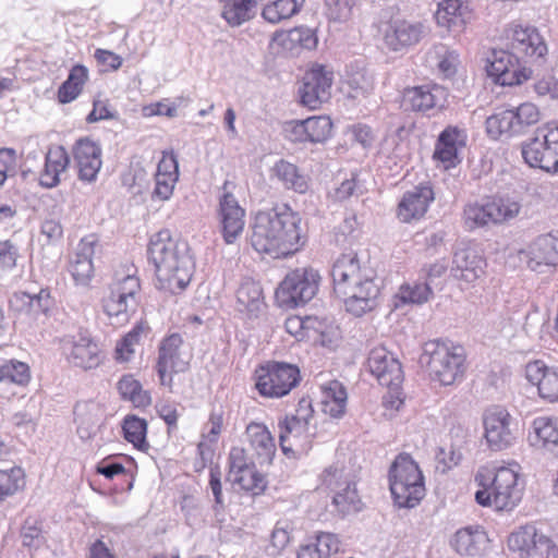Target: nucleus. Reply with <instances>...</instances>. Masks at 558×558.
I'll return each instance as SVG.
<instances>
[{
    "mask_svg": "<svg viewBox=\"0 0 558 558\" xmlns=\"http://www.w3.org/2000/svg\"><path fill=\"white\" fill-rule=\"evenodd\" d=\"M300 223L299 214L286 204L258 211L252 227V246L275 258L287 257L298 252L304 243Z\"/></svg>",
    "mask_w": 558,
    "mask_h": 558,
    "instance_id": "1",
    "label": "nucleus"
},
{
    "mask_svg": "<svg viewBox=\"0 0 558 558\" xmlns=\"http://www.w3.org/2000/svg\"><path fill=\"white\" fill-rule=\"evenodd\" d=\"M333 292L343 300L348 312L362 316L376 306L379 287L373 269L361 266L355 253L339 256L332 265Z\"/></svg>",
    "mask_w": 558,
    "mask_h": 558,
    "instance_id": "2",
    "label": "nucleus"
},
{
    "mask_svg": "<svg viewBox=\"0 0 558 558\" xmlns=\"http://www.w3.org/2000/svg\"><path fill=\"white\" fill-rule=\"evenodd\" d=\"M148 256L155 266L159 289L175 294L189 286L194 269L189 246L172 239L169 230L159 231L151 238Z\"/></svg>",
    "mask_w": 558,
    "mask_h": 558,
    "instance_id": "3",
    "label": "nucleus"
},
{
    "mask_svg": "<svg viewBox=\"0 0 558 558\" xmlns=\"http://www.w3.org/2000/svg\"><path fill=\"white\" fill-rule=\"evenodd\" d=\"M421 362L433 379L450 386L461 380L466 371V353L462 345L451 341L429 340L424 343Z\"/></svg>",
    "mask_w": 558,
    "mask_h": 558,
    "instance_id": "4",
    "label": "nucleus"
},
{
    "mask_svg": "<svg viewBox=\"0 0 558 558\" xmlns=\"http://www.w3.org/2000/svg\"><path fill=\"white\" fill-rule=\"evenodd\" d=\"M518 470L501 466L494 475L487 469L477 472L475 481L483 489L476 492L475 500L482 506H494L497 510H511L521 499L522 487L518 483Z\"/></svg>",
    "mask_w": 558,
    "mask_h": 558,
    "instance_id": "5",
    "label": "nucleus"
},
{
    "mask_svg": "<svg viewBox=\"0 0 558 558\" xmlns=\"http://www.w3.org/2000/svg\"><path fill=\"white\" fill-rule=\"evenodd\" d=\"M390 492L400 508H413L424 497L423 475L408 454L396 458L389 472Z\"/></svg>",
    "mask_w": 558,
    "mask_h": 558,
    "instance_id": "6",
    "label": "nucleus"
},
{
    "mask_svg": "<svg viewBox=\"0 0 558 558\" xmlns=\"http://www.w3.org/2000/svg\"><path fill=\"white\" fill-rule=\"evenodd\" d=\"M320 279L318 270L310 266L289 271L275 292L278 305L288 310L305 305L317 294Z\"/></svg>",
    "mask_w": 558,
    "mask_h": 558,
    "instance_id": "7",
    "label": "nucleus"
},
{
    "mask_svg": "<svg viewBox=\"0 0 558 558\" xmlns=\"http://www.w3.org/2000/svg\"><path fill=\"white\" fill-rule=\"evenodd\" d=\"M140 280L134 275L117 277L110 284L109 294L102 300V308L112 324L123 325L137 307Z\"/></svg>",
    "mask_w": 558,
    "mask_h": 558,
    "instance_id": "8",
    "label": "nucleus"
},
{
    "mask_svg": "<svg viewBox=\"0 0 558 558\" xmlns=\"http://www.w3.org/2000/svg\"><path fill=\"white\" fill-rule=\"evenodd\" d=\"M522 157L532 168L558 172V125L538 128L534 136L522 144Z\"/></svg>",
    "mask_w": 558,
    "mask_h": 558,
    "instance_id": "9",
    "label": "nucleus"
},
{
    "mask_svg": "<svg viewBox=\"0 0 558 558\" xmlns=\"http://www.w3.org/2000/svg\"><path fill=\"white\" fill-rule=\"evenodd\" d=\"M300 383L298 366L283 362H269L256 371V388L264 397L281 398Z\"/></svg>",
    "mask_w": 558,
    "mask_h": 558,
    "instance_id": "10",
    "label": "nucleus"
},
{
    "mask_svg": "<svg viewBox=\"0 0 558 558\" xmlns=\"http://www.w3.org/2000/svg\"><path fill=\"white\" fill-rule=\"evenodd\" d=\"M333 72L322 64L305 72L299 87L300 102L312 110L319 109L331 97Z\"/></svg>",
    "mask_w": 558,
    "mask_h": 558,
    "instance_id": "11",
    "label": "nucleus"
},
{
    "mask_svg": "<svg viewBox=\"0 0 558 558\" xmlns=\"http://www.w3.org/2000/svg\"><path fill=\"white\" fill-rule=\"evenodd\" d=\"M508 547L519 551L522 558H558V547L546 535L538 534L535 526L524 525L508 537Z\"/></svg>",
    "mask_w": 558,
    "mask_h": 558,
    "instance_id": "12",
    "label": "nucleus"
},
{
    "mask_svg": "<svg viewBox=\"0 0 558 558\" xmlns=\"http://www.w3.org/2000/svg\"><path fill=\"white\" fill-rule=\"evenodd\" d=\"M231 182L226 181L219 196L218 217L222 236L228 244H232L242 234L245 226V210L233 195Z\"/></svg>",
    "mask_w": 558,
    "mask_h": 558,
    "instance_id": "13",
    "label": "nucleus"
},
{
    "mask_svg": "<svg viewBox=\"0 0 558 558\" xmlns=\"http://www.w3.org/2000/svg\"><path fill=\"white\" fill-rule=\"evenodd\" d=\"M484 437L494 451L509 448L515 440L511 428V415L501 407L487 409L483 414Z\"/></svg>",
    "mask_w": 558,
    "mask_h": 558,
    "instance_id": "14",
    "label": "nucleus"
},
{
    "mask_svg": "<svg viewBox=\"0 0 558 558\" xmlns=\"http://www.w3.org/2000/svg\"><path fill=\"white\" fill-rule=\"evenodd\" d=\"M488 76L500 85H520L532 76V70L520 68L518 57L509 51L494 50L486 66Z\"/></svg>",
    "mask_w": 558,
    "mask_h": 558,
    "instance_id": "15",
    "label": "nucleus"
},
{
    "mask_svg": "<svg viewBox=\"0 0 558 558\" xmlns=\"http://www.w3.org/2000/svg\"><path fill=\"white\" fill-rule=\"evenodd\" d=\"M367 365L381 386L397 391L403 381L400 362L387 349L378 347L369 352Z\"/></svg>",
    "mask_w": 558,
    "mask_h": 558,
    "instance_id": "16",
    "label": "nucleus"
},
{
    "mask_svg": "<svg viewBox=\"0 0 558 558\" xmlns=\"http://www.w3.org/2000/svg\"><path fill=\"white\" fill-rule=\"evenodd\" d=\"M435 194L429 183H421L403 194L398 205V217L402 222H410L422 218Z\"/></svg>",
    "mask_w": 558,
    "mask_h": 558,
    "instance_id": "17",
    "label": "nucleus"
},
{
    "mask_svg": "<svg viewBox=\"0 0 558 558\" xmlns=\"http://www.w3.org/2000/svg\"><path fill=\"white\" fill-rule=\"evenodd\" d=\"M78 179L85 182H94L101 168V148L89 138H81L73 148Z\"/></svg>",
    "mask_w": 558,
    "mask_h": 558,
    "instance_id": "18",
    "label": "nucleus"
},
{
    "mask_svg": "<svg viewBox=\"0 0 558 558\" xmlns=\"http://www.w3.org/2000/svg\"><path fill=\"white\" fill-rule=\"evenodd\" d=\"M182 338L178 333H173L166 338L159 348V356L157 362V372L161 385L171 384V377L166 380L168 373H180L187 368L189 362L183 360L180 354Z\"/></svg>",
    "mask_w": 558,
    "mask_h": 558,
    "instance_id": "19",
    "label": "nucleus"
},
{
    "mask_svg": "<svg viewBox=\"0 0 558 558\" xmlns=\"http://www.w3.org/2000/svg\"><path fill=\"white\" fill-rule=\"evenodd\" d=\"M525 377L537 386L538 395L549 402L558 401V368L548 367L544 362L536 360L525 366Z\"/></svg>",
    "mask_w": 558,
    "mask_h": 558,
    "instance_id": "20",
    "label": "nucleus"
},
{
    "mask_svg": "<svg viewBox=\"0 0 558 558\" xmlns=\"http://www.w3.org/2000/svg\"><path fill=\"white\" fill-rule=\"evenodd\" d=\"M512 49L529 61H542L547 54V45L534 27L517 26L512 31Z\"/></svg>",
    "mask_w": 558,
    "mask_h": 558,
    "instance_id": "21",
    "label": "nucleus"
},
{
    "mask_svg": "<svg viewBox=\"0 0 558 558\" xmlns=\"http://www.w3.org/2000/svg\"><path fill=\"white\" fill-rule=\"evenodd\" d=\"M426 34L421 22L407 20H393L385 33L387 45L393 50L417 44Z\"/></svg>",
    "mask_w": 558,
    "mask_h": 558,
    "instance_id": "22",
    "label": "nucleus"
},
{
    "mask_svg": "<svg viewBox=\"0 0 558 558\" xmlns=\"http://www.w3.org/2000/svg\"><path fill=\"white\" fill-rule=\"evenodd\" d=\"M95 245L96 240L93 236L82 239L70 262V272L77 284L85 286L93 277Z\"/></svg>",
    "mask_w": 558,
    "mask_h": 558,
    "instance_id": "23",
    "label": "nucleus"
},
{
    "mask_svg": "<svg viewBox=\"0 0 558 558\" xmlns=\"http://www.w3.org/2000/svg\"><path fill=\"white\" fill-rule=\"evenodd\" d=\"M435 17L439 26L460 33L472 19V12L460 0H444L438 3Z\"/></svg>",
    "mask_w": 558,
    "mask_h": 558,
    "instance_id": "24",
    "label": "nucleus"
},
{
    "mask_svg": "<svg viewBox=\"0 0 558 558\" xmlns=\"http://www.w3.org/2000/svg\"><path fill=\"white\" fill-rule=\"evenodd\" d=\"M274 41L281 46L283 50L292 54H298L304 49H315L318 44V38L315 29L299 26L287 32H276Z\"/></svg>",
    "mask_w": 558,
    "mask_h": 558,
    "instance_id": "25",
    "label": "nucleus"
},
{
    "mask_svg": "<svg viewBox=\"0 0 558 558\" xmlns=\"http://www.w3.org/2000/svg\"><path fill=\"white\" fill-rule=\"evenodd\" d=\"M484 259L472 248L458 250L452 259V275L458 280L473 282L484 272Z\"/></svg>",
    "mask_w": 558,
    "mask_h": 558,
    "instance_id": "26",
    "label": "nucleus"
},
{
    "mask_svg": "<svg viewBox=\"0 0 558 558\" xmlns=\"http://www.w3.org/2000/svg\"><path fill=\"white\" fill-rule=\"evenodd\" d=\"M251 448L255 451L259 464H270L276 453L275 440L266 426L251 423L246 427Z\"/></svg>",
    "mask_w": 558,
    "mask_h": 558,
    "instance_id": "27",
    "label": "nucleus"
},
{
    "mask_svg": "<svg viewBox=\"0 0 558 558\" xmlns=\"http://www.w3.org/2000/svg\"><path fill=\"white\" fill-rule=\"evenodd\" d=\"M444 94V89L437 85H422L405 89L403 99L413 111L425 112L438 106Z\"/></svg>",
    "mask_w": 558,
    "mask_h": 558,
    "instance_id": "28",
    "label": "nucleus"
},
{
    "mask_svg": "<svg viewBox=\"0 0 558 558\" xmlns=\"http://www.w3.org/2000/svg\"><path fill=\"white\" fill-rule=\"evenodd\" d=\"M69 359L74 366L83 369L95 368L102 361L98 344L88 337L74 341Z\"/></svg>",
    "mask_w": 558,
    "mask_h": 558,
    "instance_id": "29",
    "label": "nucleus"
},
{
    "mask_svg": "<svg viewBox=\"0 0 558 558\" xmlns=\"http://www.w3.org/2000/svg\"><path fill=\"white\" fill-rule=\"evenodd\" d=\"M70 163L66 150L62 146L50 148L46 154L45 168L40 174V184L45 187H53L59 184V175L65 171Z\"/></svg>",
    "mask_w": 558,
    "mask_h": 558,
    "instance_id": "30",
    "label": "nucleus"
},
{
    "mask_svg": "<svg viewBox=\"0 0 558 558\" xmlns=\"http://www.w3.org/2000/svg\"><path fill=\"white\" fill-rule=\"evenodd\" d=\"M236 300L239 311L247 313L251 317L257 316L265 307L260 286L250 278L241 282L236 292Z\"/></svg>",
    "mask_w": 558,
    "mask_h": 558,
    "instance_id": "31",
    "label": "nucleus"
},
{
    "mask_svg": "<svg viewBox=\"0 0 558 558\" xmlns=\"http://www.w3.org/2000/svg\"><path fill=\"white\" fill-rule=\"evenodd\" d=\"M272 174L287 190H292L300 194L308 190L307 177L294 163L284 159H280L275 163Z\"/></svg>",
    "mask_w": 558,
    "mask_h": 558,
    "instance_id": "32",
    "label": "nucleus"
},
{
    "mask_svg": "<svg viewBox=\"0 0 558 558\" xmlns=\"http://www.w3.org/2000/svg\"><path fill=\"white\" fill-rule=\"evenodd\" d=\"M452 545L460 555L478 556L487 548L488 537L484 531L464 529L454 534Z\"/></svg>",
    "mask_w": 558,
    "mask_h": 558,
    "instance_id": "33",
    "label": "nucleus"
},
{
    "mask_svg": "<svg viewBox=\"0 0 558 558\" xmlns=\"http://www.w3.org/2000/svg\"><path fill=\"white\" fill-rule=\"evenodd\" d=\"M322 404L323 411L331 417H341L345 412L347 391L341 383L331 380L322 387Z\"/></svg>",
    "mask_w": 558,
    "mask_h": 558,
    "instance_id": "34",
    "label": "nucleus"
},
{
    "mask_svg": "<svg viewBox=\"0 0 558 558\" xmlns=\"http://www.w3.org/2000/svg\"><path fill=\"white\" fill-rule=\"evenodd\" d=\"M260 0H219L221 16L230 26H240L254 16L255 8Z\"/></svg>",
    "mask_w": 558,
    "mask_h": 558,
    "instance_id": "35",
    "label": "nucleus"
},
{
    "mask_svg": "<svg viewBox=\"0 0 558 558\" xmlns=\"http://www.w3.org/2000/svg\"><path fill=\"white\" fill-rule=\"evenodd\" d=\"M533 428L543 448L558 456V420L547 416L537 417L533 422Z\"/></svg>",
    "mask_w": 558,
    "mask_h": 558,
    "instance_id": "36",
    "label": "nucleus"
},
{
    "mask_svg": "<svg viewBox=\"0 0 558 558\" xmlns=\"http://www.w3.org/2000/svg\"><path fill=\"white\" fill-rule=\"evenodd\" d=\"M305 0H275L263 9V17L272 24L280 23L299 13Z\"/></svg>",
    "mask_w": 558,
    "mask_h": 558,
    "instance_id": "37",
    "label": "nucleus"
},
{
    "mask_svg": "<svg viewBox=\"0 0 558 558\" xmlns=\"http://www.w3.org/2000/svg\"><path fill=\"white\" fill-rule=\"evenodd\" d=\"M87 80V69L83 65H75L70 71L68 80L62 83L58 90V99L61 104L74 100L82 92Z\"/></svg>",
    "mask_w": 558,
    "mask_h": 558,
    "instance_id": "38",
    "label": "nucleus"
},
{
    "mask_svg": "<svg viewBox=\"0 0 558 558\" xmlns=\"http://www.w3.org/2000/svg\"><path fill=\"white\" fill-rule=\"evenodd\" d=\"M513 119L514 114L512 113V109L492 114L486 119L487 134L494 140H498L504 134L509 136L515 135L517 131Z\"/></svg>",
    "mask_w": 558,
    "mask_h": 558,
    "instance_id": "39",
    "label": "nucleus"
},
{
    "mask_svg": "<svg viewBox=\"0 0 558 558\" xmlns=\"http://www.w3.org/2000/svg\"><path fill=\"white\" fill-rule=\"evenodd\" d=\"M323 484L336 494L352 487H356L353 477L342 465L333 464L327 468L322 475Z\"/></svg>",
    "mask_w": 558,
    "mask_h": 558,
    "instance_id": "40",
    "label": "nucleus"
},
{
    "mask_svg": "<svg viewBox=\"0 0 558 558\" xmlns=\"http://www.w3.org/2000/svg\"><path fill=\"white\" fill-rule=\"evenodd\" d=\"M310 423L294 415L287 416L279 423V442L284 453L291 450V448L286 446V441L290 438L299 439L302 436L308 435Z\"/></svg>",
    "mask_w": 558,
    "mask_h": 558,
    "instance_id": "41",
    "label": "nucleus"
},
{
    "mask_svg": "<svg viewBox=\"0 0 558 558\" xmlns=\"http://www.w3.org/2000/svg\"><path fill=\"white\" fill-rule=\"evenodd\" d=\"M229 481L253 495H259L266 486L263 475L255 470L254 464L242 469L236 474L229 475Z\"/></svg>",
    "mask_w": 558,
    "mask_h": 558,
    "instance_id": "42",
    "label": "nucleus"
},
{
    "mask_svg": "<svg viewBox=\"0 0 558 558\" xmlns=\"http://www.w3.org/2000/svg\"><path fill=\"white\" fill-rule=\"evenodd\" d=\"M124 438L132 442L134 447L140 450L146 451L148 444L146 441L147 423L145 420L135 415H128L123 421Z\"/></svg>",
    "mask_w": 558,
    "mask_h": 558,
    "instance_id": "43",
    "label": "nucleus"
},
{
    "mask_svg": "<svg viewBox=\"0 0 558 558\" xmlns=\"http://www.w3.org/2000/svg\"><path fill=\"white\" fill-rule=\"evenodd\" d=\"M433 290L428 283L402 284L396 295V306L400 304H423L429 300Z\"/></svg>",
    "mask_w": 558,
    "mask_h": 558,
    "instance_id": "44",
    "label": "nucleus"
},
{
    "mask_svg": "<svg viewBox=\"0 0 558 558\" xmlns=\"http://www.w3.org/2000/svg\"><path fill=\"white\" fill-rule=\"evenodd\" d=\"M118 390L123 399L130 400L135 407H145L150 403L147 391H144L141 384L132 376H123L118 383Z\"/></svg>",
    "mask_w": 558,
    "mask_h": 558,
    "instance_id": "45",
    "label": "nucleus"
},
{
    "mask_svg": "<svg viewBox=\"0 0 558 558\" xmlns=\"http://www.w3.org/2000/svg\"><path fill=\"white\" fill-rule=\"evenodd\" d=\"M488 215H490L492 222L501 223L513 219L520 213V204L515 201L498 198L487 202Z\"/></svg>",
    "mask_w": 558,
    "mask_h": 558,
    "instance_id": "46",
    "label": "nucleus"
},
{
    "mask_svg": "<svg viewBox=\"0 0 558 558\" xmlns=\"http://www.w3.org/2000/svg\"><path fill=\"white\" fill-rule=\"evenodd\" d=\"M25 486L24 471L14 466L9 471L0 470V500L14 495Z\"/></svg>",
    "mask_w": 558,
    "mask_h": 558,
    "instance_id": "47",
    "label": "nucleus"
},
{
    "mask_svg": "<svg viewBox=\"0 0 558 558\" xmlns=\"http://www.w3.org/2000/svg\"><path fill=\"white\" fill-rule=\"evenodd\" d=\"M305 120L308 142L323 143L331 134L332 122L327 116L310 117Z\"/></svg>",
    "mask_w": 558,
    "mask_h": 558,
    "instance_id": "48",
    "label": "nucleus"
},
{
    "mask_svg": "<svg viewBox=\"0 0 558 558\" xmlns=\"http://www.w3.org/2000/svg\"><path fill=\"white\" fill-rule=\"evenodd\" d=\"M332 505L341 515L357 512L362 509V501L356 487L332 494Z\"/></svg>",
    "mask_w": 558,
    "mask_h": 558,
    "instance_id": "49",
    "label": "nucleus"
},
{
    "mask_svg": "<svg viewBox=\"0 0 558 558\" xmlns=\"http://www.w3.org/2000/svg\"><path fill=\"white\" fill-rule=\"evenodd\" d=\"M49 294L41 290L38 294H29L26 292H15L10 300L11 307L16 311L17 304L19 310L27 307L29 311H43L46 312L48 308Z\"/></svg>",
    "mask_w": 558,
    "mask_h": 558,
    "instance_id": "50",
    "label": "nucleus"
},
{
    "mask_svg": "<svg viewBox=\"0 0 558 558\" xmlns=\"http://www.w3.org/2000/svg\"><path fill=\"white\" fill-rule=\"evenodd\" d=\"M517 134L523 133L529 126L536 124L541 119L538 108L531 102H524L512 109Z\"/></svg>",
    "mask_w": 558,
    "mask_h": 558,
    "instance_id": "51",
    "label": "nucleus"
},
{
    "mask_svg": "<svg viewBox=\"0 0 558 558\" xmlns=\"http://www.w3.org/2000/svg\"><path fill=\"white\" fill-rule=\"evenodd\" d=\"M488 204H470L464 208V222L469 229L483 227L492 222L490 215H488Z\"/></svg>",
    "mask_w": 558,
    "mask_h": 558,
    "instance_id": "52",
    "label": "nucleus"
},
{
    "mask_svg": "<svg viewBox=\"0 0 558 558\" xmlns=\"http://www.w3.org/2000/svg\"><path fill=\"white\" fill-rule=\"evenodd\" d=\"M3 379L19 385H25L31 379L29 367L20 361L3 360Z\"/></svg>",
    "mask_w": 558,
    "mask_h": 558,
    "instance_id": "53",
    "label": "nucleus"
},
{
    "mask_svg": "<svg viewBox=\"0 0 558 558\" xmlns=\"http://www.w3.org/2000/svg\"><path fill=\"white\" fill-rule=\"evenodd\" d=\"M144 331L142 325L135 326L117 345L116 354L117 359L126 362L130 360L134 352V344L138 342L141 333Z\"/></svg>",
    "mask_w": 558,
    "mask_h": 558,
    "instance_id": "54",
    "label": "nucleus"
},
{
    "mask_svg": "<svg viewBox=\"0 0 558 558\" xmlns=\"http://www.w3.org/2000/svg\"><path fill=\"white\" fill-rule=\"evenodd\" d=\"M315 545L324 558H330V556L339 553L341 543L336 534L322 532L316 536Z\"/></svg>",
    "mask_w": 558,
    "mask_h": 558,
    "instance_id": "55",
    "label": "nucleus"
},
{
    "mask_svg": "<svg viewBox=\"0 0 558 558\" xmlns=\"http://www.w3.org/2000/svg\"><path fill=\"white\" fill-rule=\"evenodd\" d=\"M21 536L24 546H38L43 538L41 527L36 520L27 519L22 526Z\"/></svg>",
    "mask_w": 558,
    "mask_h": 558,
    "instance_id": "56",
    "label": "nucleus"
},
{
    "mask_svg": "<svg viewBox=\"0 0 558 558\" xmlns=\"http://www.w3.org/2000/svg\"><path fill=\"white\" fill-rule=\"evenodd\" d=\"M156 177L179 179V163L173 153H163L162 158L158 162Z\"/></svg>",
    "mask_w": 558,
    "mask_h": 558,
    "instance_id": "57",
    "label": "nucleus"
},
{
    "mask_svg": "<svg viewBox=\"0 0 558 558\" xmlns=\"http://www.w3.org/2000/svg\"><path fill=\"white\" fill-rule=\"evenodd\" d=\"M286 137L294 143L308 142L305 120H291L284 123Z\"/></svg>",
    "mask_w": 558,
    "mask_h": 558,
    "instance_id": "58",
    "label": "nucleus"
},
{
    "mask_svg": "<svg viewBox=\"0 0 558 558\" xmlns=\"http://www.w3.org/2000/svg\"><path fill=\"white\" fill-rule=\"evenodd\" d=\"M461 458V452L456 450L452 446H450L448 450L446 448H439L436 454L437 469H440L441 465V472L445 473L458 465Z\"/></svg>",
    "mask_w": 558,
    "mask_h": 558,
    "instance_id": "59",
    "label": "nucleus"
},
{
    "mask_svg": "<svg viewBox=\"0 0 558 558\" xmlns=\"http://www.w3.org/2000/svg\"><path fill=\"white\" fill-rule=\"evenodd\" d=\"M438 141L440 145L456 147L458 149L459 146H464L465 134L456 126H448L440 133Z\"/></svg>",
    "mask_w": 558,
    "mask_h": 558,
    "instance_id": "60",
    "label": "nucleus"
},
{
    "mask_svg": "<svg viewBox=\"0 0 558 558\" xmlns=\"http://www.w3.org/2000/svg\"><path fill=\"white\" fill-rule=\"evenodd\" d=\"M348 83L353 90L361 94H367L374 87L373 77L364 71L352 73Z\"/></svg>",
    "mask_w": 558,
    "mask_h": 558,
    "instance_id": "61",
    "label": "nucleus"
},
{
    "mask_svg": "<svg viewBox=\"0 0 558 558\" xmlns=\"http://www.w3.org/2000/svg\"><path fill=\"white\" fill-rule=\"evenodd\" d=\"M229 463H230L229 475L236 474L242 469L248 468L254 464L253 462L247 460L245 450L240 447H234L231 449L230 454H229Z\"/></svg>",
    "mask_w": 558,
    "mask_h": 558,
    "instance_id": "62",
    "label": "nucleus"
},
{
    "mask_svg": "<svg viewBox=\"0 0 558 558\" xmlns=\"http://www.w3.org/2000/svg\"><path fill=\"white\" fill-rule=\"evenodd\" d=\"M458 149L446 145H440L437 141L436 148L434 151V158L444 163L445 169H448L456 165Z\"/></svg>",
    "mask_w": 558,
    "mask_h": 558,
    "instance_id": "63",
    "label": "nucleus"
},
{
    "mask_svg": "<svg viewBox=\"0 0 558 558\" xmlns=\"http://www.w3.org/2000/svg\"><path fill=\"white\" fill-rule=\"evenodd\" d=\"M290 542L289 532L281 527H276L270 537V545L268 549L270 555H277L283 550Z\"/></svg>",
    "mask_w": 558,
    "mask_h": 558,
    "instance_id": "64",
    "label": "nucleus"
}]
</instances>
